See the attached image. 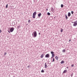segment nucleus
<instances>
[{
  "mask_svg": "<svg viewBox=\"0 0 77 77\" xmlns=\"http://www.w3.org/2000/svg\"><path fill=\"white\" fill-rule=\"evenodd\" d=\"M65 16H66V20H67L68 19V17L67 16V15H66V14L65 15Z\"/></svg>",
  "mask_w": 77,
  "mask_h": 77,
  "instance_id": "obj_17",
  "label": "nucleus"
},
{
  "mask_svg": "<svg viewBox=\"0 0 77 77\" xmlns=\"http://www.w3.org/2000/svg\"><path fill=\"white\" fill-rule=\"evenodd\" d=\"M8 4H7L6 6V8H8Z\"/></svg>",
  "mask_w": 77,
  "mask_h": 77,
  "instance_id": "obj_24",
  "label": "nucleus"
},
{
  "mask_svg": "<svg viewBox=\"0 0 77 77\" xmlns=\"http://www.w3.org/2000/svg\"><path fill=\"white\" fill-rule=\"evenodd\" d=\"M42 72H44V70H43V69L41 71Z\"/></svg>",
  "mask_w": 77,
  "mask_h": 77,
  "instance_id": "obj_26",
  "label": "nucleus"
},
{
  "mask_svg": "<svg viewBox=\"0 0 77 77\" xmlns=\"http://www.w3.org/2000/svg\"><path fill=\"white\" fill-rule=\"evenodd\" d=\"M36 12H35L33 14L32 18H35V16H36Z\"/></svg>",
  "mask_w": 77,
  "mask_h": 77,
  "instance_id": "obj_2",
  "label": "nucleus"
},
{
  "mask_svg": "<svg viewBox=\"0 0 77 77\" xmlns=\"http://www.w3.org/2000/svg\"><path fill=\"white\" fill-rule=\"evenodd\" d=\"M68 17H70L71 16V13L70 12H69L68 14Z\"/></svg>",
  "mask_w": 77,
  "mask_h": 77,
  "instance_id": "obj_9",
  "label": "nucleus"
},
{
  "mask_svg": "<svg viewBox=\"0 0 77 77\" xmlns=\"http://www.w3.org/2000/svg\"><path fill=\"white\" fill-rule=\"evenodd\" d=\"M30 66H28L27 67V68H30Z\"/></svg>",
  "mask_w": 77,
  "mask_h": 77,
  "instance_id": "obj_31",
  "label": "nucleus"
},
{
  "mask_svg": "<svg viewBox=\"0 0 77 77\" xmlns=\"http://www.w3.org/2000/svg\"><path fill=\"white\" fill-rule=\"evenodd\" d=\"M12 26H15V22H13L12 23Z\"/></svg>",
  "mask_w": 77,
  "mask_h": 77,
  "instance_id": "obj_12",
  "label": "nucleus"
},
{
  "mask_svg": "<svg viewBox=\"0 0 77 77\" xmlns=\"http://www.w3.org/2000/svg\"><path fill=\"white\" fill-rule=\"evenodd\" d=\"M55 58L57 60H58V59L59 58L58 57H57V56H56Z\"/></svg>",
  "mask_w": 77,
  "mask_h": 77,
  "instance_id": "obj_11",
  "label": "nucleus"
},
{
  "mask_svg": "<svg viewBox=\"0 0 77 77\" xmlns=\"http://www.w3.org/2000/svg\"><path fill=\"white\" fill-rule=\"evenodd\" d=\"M73 73H72V74H71V77H72V76H73Z\"/></svg>",
  "mask_w": 77,
  "mask_h": 77,
  "instance_id": "obj_19",
  "label": "nucleus"
},
{
  "mask_svg": "<svg viewBox=\"0 0 77 77\" xmlns=\"http://www.w3.org/2000/svg\"><path fill=\"white\" fill-rule=\"evenodd\" d=\"M74 24H73V26H77V21H76L75 22H74Z\"/></svg>",
  "mask_w": 77,
  "mask_h": 77,
  "instance_id": "obj_3",
  "label": "nucleus"
},
{
  "mask_svg": "<svg viewBox=\"0 0 77 77\" xmlns=\"http://www.w3.org/2000/svg\"><path fill=\"white\" fill-rule=\"evenodd\" d=\"M46 11H48V9H46Z\"/></svg>",
  "mask_w": 77,
  "mask_h": 77,
  "instance_id": "obj_37",
  "label": "nucleus"
},
{
  "mask_svg": "<svg viewBox=\"0 0 77 77\" xmlns=\"http://www.w3.org/2000/svg\"><path fill=\"white\" fill-rule=\"evenodd\" d=\"M54 59L53 58V60H52V62H54Z\"/></svg>",
  "mask_w": 77,
  "mask_h": 77,
  "instance_id": "obj_28",
  "label": "nucleus"
},
{
  "mask_svg": "<svg viewBox=\"0 0 77 77\" xmlns=\"http://www.w3.org/2000/svg\"><path fill=\"white\" fill-rule=\"evenodd\" d=\"M46 64H47V63H45V68H47V65Z\"/></svg>",
  "mask_w": 77,
  "mask_h": 77,
  "instance_id": "obj_10",
  "label": "nucleus"
},
{
  "mask_svg": "<svg viewBox=\"0 0 77 77\" xmlns=\"http://www.w3.org/2000/svg\"><path fill=\"white\" fill-rule=\"evenodd\" d=\"M67 68H68V67H67Z\"/></svg>",
  "mask_w": 77,
  "mask_h": 77,
  "instance_id": "obj_38",
  "label": "nucleus"
},
{
  "mask_svg": "<svg viewBox=\"0 0 77 77\" xmlns=\"http://www.w3.org/2000/svg\"><path fill=\"white\" fill-rule=\"evenodd\" d=\"M20 25H19L17 26V28L18 29H19V28H20Z\"/></svg>",
  "mask_w": 77,
  "mask_h": 77,
  "instance_id": "obj_18",
  "label": "nucleus"
},
{
  "mask_svg": "<svg viewBox=\"0 0 77 77\" xmlns=\"http://www.w3.org/2000/svg\"><path fill=\"white\" fill-rule=\"evenodd\" d=\"M6 54H7V53H6V52H5L4 53V56H5L6 55Z\"/></svg>",
  "mask_w": 77,
  "mask_h": 77,
  "instance_id": "obj_29",
  "label": "nucleus"
},
{
  "mask_svg": "<svg viewBox=\"0 0 77 77\" xmlns=\"http://www.w3.org/2000/svg\"><path fill=\"white\" fill-rule=\"evenodd\" d=\"M74 66V64H72V65H71L72 67Z\"/></svg>",
  "mask_w": 77,
  "mask_h": 77,
  "instance_id": "obj_30",
  "label": "nucleus"
},
{
  "mask_svg": "<svg viewBox=\"0 0 77 77\" xmlns=\"http://www.w3.org/2000/svg\"><path fill=\"white\" fill-rule=\"evenodd\" d=\"M40 57L42 58H43V57H44V54L41 55L40 56Z\"/></svg>",
  "mask_w": 77,
  "mask_h": 77,
  "instance_id": "obj_13",
  "label": "nucleus"
},
{
  "mask_svg": "<svg viewBox=\"0 0 77 77\" xmlns=\"http://www.w3.org/2000/svg\"><path fill=\"white\" fill-rule=\"evenodd\" d=\"M71 13L72 14V15L74 14V11H71Z\"/></svg>",
  "mask_w": 77,
  "mask_h": 77,
  "instance_id": "obj_23",
  "label": "nucleus"
},
{
  "mask_svg": "<svg viewBox=\"0 0 77 77\" xmlns=\"http://www.w3.org/2000/svg\"><path fill=\"white\" fill-rule=\"evenodd\" d=\"M61 8H63V4H61Z\"/></svg>",
  "mask_w": 77,
  "mask_h": 77,
  "instance_id": "obj_20",
  "label": "nucleus"
},
{
  "mask_svg": "<svg viewBox=\"0 0 77 77\" xmlns=\"http://www.w3.org/2000/svg\"><path fill=\"white\" fill-rule=\"evenodd\" d=\"M1 32H2V30H1V29H0V33H1Z\"/></svg>",
  "mask_w": 77,
  "mask_h": 77,
  "instance_id": "obj_33",
  "label": "nucleus"
},
{
  "mask_svg": "<svg viewBox=\"0 0 77 77\" xmlns=\"http://www.w3.org/2000/svg\"><path fill=\"white\" fill-rule=\"evenodd\" d=\"M8 33H11V32H10V31H8Z\"/></svg>",
  "mask_w": 77,
  "mask_h": 77,
  "instance_id": "obj_32",
  "label": "nucleus"
},
{
  "mask_svg": "<svg viewBox=\"0 0 77 77\" xmlns=\"http://www.w3.org/2000/svg\"><path fill=\"white\" fill-rule=\"evenodd\" d=\"M41 15H42V14H41V13H40L38 14V17H41Z\"/></svg>",
  "mask_w": 77,
  "mask_h": 77,
  "instance_id": "obj_8",
  "label": "nucleus"
},
{
  "mask_svg": "<svg viewBox=\"0 0 77 77\" xmlns=\"http://www.w3.org/2000/svg\"><path fill=\"white\" fill-rule=\"evenodd\" d=\"M13 77H15V76H13Z\"/></svg>",
  "mask_w": 77,
  "mask_h": 77,
  "instance_id": "obj_39",
  "label": "nucleus"
},
{
  "mask_svg": "<svg viewBox=\"0 0 77 77\" xmlns=\"http://www.w3.org/2000/svg\"><path fill=\"white\" fill-rule=\"evenodd\" d=\"M64 63V61L63 60H62L60 62V63L61 64H62V63Z\"/></svg>",
  "mask_w": 77,
  "mask_h": 77,
  "instance_id": "obj_14",
  "label": "nucleus"
},
{
  "mask_svg": "<svg viewBox=\"0 0 77 77\" xmlns=\"http://www.w3.org/2000/svg\"><path fill=\"white\" fill-rule=\"evenodd\" d=\"M31 21L30 20H28V22L29 23H30Z\"/></svg>",
  "mask_w": 77,
  "mask_h": 77,
  "instance_id": "obj_22",
  "label": "nucleus"
},
{
  "mask_svg": "<svg viewBox=\"0 0 77 77\" xmlns=\"http://www.w3.org/2000/svg\"><path fill=\"white\" fill-rule=\"evenodd\" d=\"M16 24H17V23H16Z\"/></svg>",
  "mask_w": 77,
  "mask_h": 77,
  "instance_id": "obj_40",
  "label": "nucleus"
},
{
  "mask_svg": "<svg viewBox=\"0 0 77 77\" xmlns=\"http://www.w3.org/2000/svg\"><path fill=\"white\" fill-rule=\"evenodd\" d=\"M71 39L69 40V42H71Z\"/></svg>",
  "mask_w": 77,
  "mask_h": 77,
  "instance_id": "obj_35",
  "label": "nucleus"
},
{
  "mask_svg": "<svg viewBox=\"0 0 77 77\" xmlns=\"http://www.w3.org/2000/svg\"><path fill=\"white\" fill-rule=\"evenodd\" d=\"M14 29H15L14 28V27H12L10 29V32H13V31L14 30Z\"/></svg>",
  "mask_w": 77,
  "mask_h": 77,
  "instance_id": "obj_4",
  "label": "nucleus"
},
{
  "mask_svg": "<svg viewBox=\"0 0 77 77\" xmlns=\"http://www.w3.org/2000/svg\"><path fill=\"white\" fill-rule=\"evenodd\" d=\"M66 51H65V49H63V51H62V52L63 53H65L66 52Z\"/></svg>",
  "mask_w": 77,
  "mask_h": 77,
  "instance_id": "obj_16",
  "label": "nucleus"
},
{
  "mask_svg": "<svg viewBox=\"0 0 77 77\" xmlns=\"http://www.w3.org/2000/svg\"><path fill=\"white\" fill-rule=\"evenodd\" d=\"M47 15H50V13L49 12H48Z\"/></svg>",
  "mask_w": 77,
  "mask_h": 77,
  "instance_id": "obj_21",
  "label": "nucleus"
},
{
  "mask_svg": "<svg viewBox=\"0 0 77 77\" xmlns=\"http://www.w3.org/2000/svg\"><path fill=\"white\" fill-rule=\"evenodd\" d=\"M38 35H40V33L39 32Z\"/></svg>",
  "mask_w": 77,
  "mask_h": 77,
  "instance_id": "obj_36",
  "label": "nucleus"
},
{
  "mask_svg": "<svg viewBox=\"0 0 77 77\" xmlns=\"http://www.w3.org/2000/svg\"><path fill=\"white\" fill-rule=\"evenodd\" d=\"M67 72V71H66V70H65L63 72V73H66V72Z\"/></svg>",
  "mask_w": 77,
  "mask_h": 77,
  "instance_id": "obj_15",
  "label": "nucleus"
},
{
  "mask_svg": "<svg viewBox=\"0 0 77 77\" xmlns=\"http://www.w3.org/2000/svg\"><path fill=\"white\" fill-rule=\"evenodd\" d=\"M45 57L48 58L50 57V54H46L45 56Z\"/></svg>",
  "mask_w": 77,
  "mask_h": 77,
  "instance_id": "obj_5",
  "label": "nucleus"
},
{
  "mask_svg": "<svg viewBox=\"0 0 77 77\" xmlns=\"http://www.w3.org/2000/svg\"><path fill=\"white\" fill-rule=\"evenodd\" d=\"M33 34H32V36H34V38H36V36H37V33L36 32V31H35L33 32Z\"/></svg>",
  "mask_w": 77,
  "mask_h": 77,
  "instance_id": "obj_1",
  "label": "nucleus"
},
{
  "mask_svg": "<svg viewBox=\"0 0 77 77\" xmlns=\"http://www.w3.org/2000/svg\"><path fill=\"white\" fill-rule=\"evenodd\" d=\"M54 57V55H52V57H51V59H52Z\"/></svg>",
  "mask_w": 77,
  "mask_h": 77,
  "instance_id": "obj_27",
  "label": "nucleus"
},
{
  "mask_svg": "<svg viewBox=\"0 0 77 77\" xmlns=\"http://www.w3.org/2000/svg\"><path fill=\"white\" fill-rule=\"evenodd\" d=\"M74 23V22H73L72 21V23Z\"/></svg>",
  "mask_w": 77,
  "mask_h": 77,
  "instance_id": "obj_34",
  "label": "nucleus"
},
{
  "mask_svg": "<svg viewBox=\"0 0 77 77\" xmlns=\"http://www.w3.org/2000/svg\"><path fill=\"white\" fill-rule=\"evenodd\" d=\"M51 53L52 54V56H54V53L53 52V51H51Z\"/></svg>",
  "mask_w": 77,
  "mask_h": 77,
  "instance_id": "obj_6",
  "label": "nucleus"
},
{
  "mask_svg": "<svg viewBox=\"0 0 77 77\" xmlns=\"http://www.w3.org/2000/svg\"><path fill=\"white\" fill-rule=\"evenodd\" d=\"M63 29H61L60 30L61 32H63Z\"/></svg>",
  "mask_w": 77,
  "mask_h": 77,
  "instance_id": "obj_25",
  "label": "nucleus"
},
{
  "mask_svg": "<svg viewBox=\"0 0 77 77\" xmlns=\"http://www.w3.org/2000/svg\"><path fill=\"white\" fill-rule=\"evenodd\" d=\"M54 9L53 8V7H51V11H52V12H54Z\"/></svg>",
  "mask_w": 77,
  "mask_h": 77,
  "instance_id": "obj_7",
  "label": "nucleus"
}]
</instances>
